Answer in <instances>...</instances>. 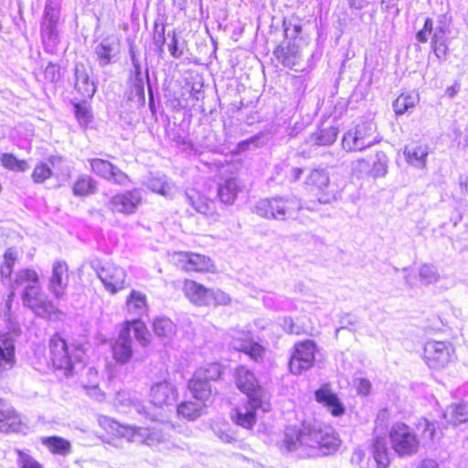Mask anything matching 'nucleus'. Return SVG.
<instances>
[{
  "label": "nucleus",
  "mask_w": 468,
  "mask_h": 468,
  "mask_svg": "<svg viewBox=\"0 0 468 468\" xmlns=\"http://www.w3.org/2000/svg\"><path fill=\"white\" fill-rule=\"evenodd\" d=\"M388 438L394 452L399 457L416 454L420 449V439L405 422L392 424L388 433L382 424H376L372 431L369 450L378 468H388L390 464Z\"/></svg>",
  "instance_id": "f257e3e1"
},
{
  "label": "nucleus",
  "mask_w": 468,
  "mask_h": 468,
  "mask_svg": "<svg viewBox=\"0 0 468 468\" xmlns=\"http://www.w3.org/2000/svg\"><path fill=\"white\" fill-rule=\"evenodd\" d=\"M16 287L23 288L21 298L23 303L36 315L51 319L59 311L52 301L48 300L40 284L37 271L32 268L19 270L14 279Z\"/></svg>",
  "instance_id": "f03ea898"
},
{
  "label": "nucleus",
  "mask_w": 468,
  "mask_h": 468,
  "mask_svg": "<svg viewBox=\"0 0 468 468\" xmlns=\"http://www.w3.org/2000/svg\"><path fill=\"white\" fill-rule=\"evenodd\" d=\"M86 352L81 345L70 342L60 332H56L48 339L47 358L50 366L62 371L66 376L75 373L76 367L83 363Z\"/></svg>",
  "instance_id": "7ed1b4c3"
},
{
  "label": "nucleus",
  "mask_w": 468,
  "mask_h": 468,
  "mask_svg": "<svg viewBox=\"0 0 468 468\" xmlns=\"http://www.w3.org/2000/svg\"><path fill=\"white\" fill-rule=\"evenodd\" d=\"M224 376V366L218 361H210L197 367L187 381V389L198 402L205 403L213 397L211 382L220 380Z\"/></svg>",
  "instance_id": "20e7f679"
},
{
  "label": "nucleus",
  "mask_w": 468,
  "mask_h": 468,
  "mask_svg": "<svg viewBox=\"0 0 468 468\" xmlns=\"http://www.w3.org/2000/svg\"><path fill=\"white\" fill-rule=\"evenodd\" d=\"M182 292L186 299L197 307L229 306L232 303V298L227 292L207 287L193 278L183 280Z\"/></svg>",
  "instance_id": "39448f33"
},
{
  "label": "nucleus",
  "mask_w": 468,
  "mask_h": 468,
  "mask_svg": "<svg viewBox=\"0 0 468 468\" xmlns=\"http://www.w3.org/2000/svg\"><path fill=\"white\" fill-rule=\"evenodd\" d=\"M310 438L308 458L334 455L342 445L340 435L330 426L318 428L310 425Z\"/></svg>",
  "instance_id": "423d86ee"
},
{
  "label": "nucleus",
  "mask_w": 468,
  "mask_h": 468,
  "mask_svg": "<svg viewBox=\"0 0 468 468\" xmlns=\"http://www.w3.org/2000/svg\"><path fill=\"white\" fill-rule=\"evenodd\" d=\"M380 141L377 123L373 120L358 122L342 138V147L349 153H357Z\"/></svg>",
  "instance_id": "0eeeda50"
},
{
  "label": "nucleus",
  "mask_w": 468,
  "mask_h": 468,
  "mask_svg": "<svg viewBox=\"0 0 468 468\" xmlns=\"http://www.w3.org/2000/svg\"><path fill=\"white\" fill-rule=\"evenodd\" d=\"M233 379L237 388L247 397L248 400L255 402L257 406L271 407L266 390L248 367L237 366L233 372Z\"/></svg>",
  "instance_id": "6e6552de"
},
{
  "label": "nucleus",
  "mask_w": 468,
  "mask_h": 468,
  "mask_svg": "<svg viewBox=\"0 0 468 468\" xmlns=\"http://www.w3.org/2000/svg\"><path fill=\"white\" fill-rule=\"evenodd\" d=\"M93 268L104 288L115 294L127 288V272L123 267L108 259H97Z\"/></svg>",
  "instance_id": "1a4fd4ad"
},
{
  "label": "nucleus",
  "mask_w": 468,
  "mask_h": 468,
  "mask_svg": "<svg viewBox=\"0 0 468 468\" xmlns=\"http://www.w3.org/2000/svg\"><path fill=\"white\" fill-rule=\"evenodd\" d=\"M172 264L186 273H217L213 260L205 254L178 250L170 255Z\"/></svg>",
  "instance_id": "9d476101"
},
{
  "label": "nucleus",
  "mask_w": 468,
  "mask_h": 468,
  "mask_svg": "<svg viewBox=\"0 0 468 468\" xmlns=\"http://www.w3.org/2000/svg\"><path fill=\"white\" fill-rule=\"evenodd\" d=\"M99 425L101 428L100 438L110 444H113L122 439L134 441L137 438L144 437V431L147 430L143 427L122 424L105 416L99 419Z\"/></svg>",
  "instance_id": "9b49d317"
},
{
  "label": "nucleus",
  "mask_w": 468,
  "mask_h": 468,
  "mask_svg": "<svg viewBox=\"0 0 468 468\" xmlns=\"http://www.w3.org/2000/svg\"><path fill=\"white\" fill-rule=\"evenodd\" d=\"M431 36V50L440 60L446 59L449 52V37L447 30L443 27L434 29V22L431 17H427L423 27L416 32L415 37L420 43H427Z\"/></svg>",
  "instance_id": "f8f14e48"
},
{
  "label": "nucleus",
  "mask_w": 468,
  "mask_h": 468,
  "mask_svg": "<svg viewBox=\"0 0 468 468\" xmlns=\"http://www.w3.org/2000/svg\"><path fill=\"white\" fill-rule=\"evenodd\" d=\"M318 347L311 339L294 343L288 360V370L292 375H301L314 366Z\"/></svg>",
  "instance_id": "ddd939ff"
},
{
  "label": "nucleus",
  "mask_w": 468,
  "mask_h": 468,
  "mask_svg": "<svg viewBox=\"0 0 468 468\" xmlns=\"http://www.w3.org/2000/svg\"><path fill=\"white\" fill-rule=\"evenodd\" d=\"M423 359L429 367L441 369L455 359V350L450 342L430 340L424 345Z\"/></svg>",
  "instance_id": "4468645a"
},
{
  "label": "nucleus",
  "mask_w": 468,
  "mask_h": 468,
  "mask_svg": "<svg viewBox=\"0 0 468 468\" xmlns=\"http://www.w3.org/2000/svg\"><path fill=\"white\" fill-rule=\"evenodd\" d=\"M90 171L98 177L113 185L125 186L132 182L131 177L110 160L92 157L88 160Z\"/></svg>",
  "instance_id": "2eb2a0df"
},
{
  "label": "nucleus",
  "mask_w": 468,
  "mask_h": 468,
  "mask_svg": "<svg viewBox=\"0 0 468 468\" xmlns=\"http://www.w3.org/2000/svg\"><path fill=\"white\" fill-rule=\"evenodd\" d=\"M310 425L303 424L302 427H288L284 431L283 439L281 442V448L287 452L302 451L307 457L309 452L310 441Z\"/></svg>",
  "instance_id": "dca6fc26"
},
{
  "label": "nucleus",
  "mask_w": 468,
  "mask_h": 468,
  "mask_svg": "<svg viewBox=\"0 0 468 468\" xmlns=\"http://www.w3.org/2000/svg\"><path fill=\"white\" fill-rule=\"evenodd\" d=\"M143 197L137 188L117 193L107 202L109 210L122 215L133 214L142 204Z\"/></svg>",
  "instance_id": "f3484780"
},
{
  "label": "nucleus",
  "mask_w": 468,
  "mask_h": 468,
  "mask_svg": "<svg viewBox=\"0 0 468 468\" xmlns=\"http://www.w3.org/2000/svg\"><path fill=\"white\" fill-rule=\"evenodd\" d=\"M69 277V267L68 262L64 260L55 261L48 280V289L57 299H62L66 296Z\"/></svg>",
  "instance_id": "a211bd4d"
},
{
  "label": "nucleus",
  "mask_w": 468,
  "mask_h": 468,
  "mask_svg": "<svg viewBox=\"0 0 468 468\" xmlns=\"http://www.w3.org/2000/svg\"><path fill=\"white\" fill-rule=\"evenodd\" d=\"M388 157L383 151H375L365 158L357 159L354 165L359 171H366L374 178L382 177L388 172Z\"/></svg>",
  "instance_id": "6ab92c4d"
},
{
  "label": "nucleus",
  "mask_w": 468,
  "mask_h": 468,
  "mask_svg": "<svg viewBox=\"0 0 468 468\" xmlns=\"http://www.w3.org/2000/svg\"><path fill=\"white\" fill-rule=\"evenodd\" d=\"M305 188L314 195L320 202H327L330 194V177L324 169L314 168L304 181Z\"/></svg>",
  "instance_id": "aec40b11"
},
{
  "label": "nucleus",
  "mask_w": 468,
  "mask_h": 468,
  "mask_svg": "<svg viewBox=\"0 0 468 468\" xmlns=\"http://www.w3.org/2000/svg\"><path fill=\"white\" fill-rule=\"evenodd\" d=\"M314 398L316 402L326 408L332 416L340 417L345 414L346 408L337 394L332 390L330 383L322 384L314 391Z\"/></svg>",
  "instance_id": "412c9836"
},
{
  "label": "nucleus",
  "mask_w": 468,
  "mask_h": 468,
  "mask_svg": "<svg viewBox=\"0 0 468 468\" xmlns=\"http://www.w3.org/2000/svg\"><path fill=\"white\" fill-rule=\"evenodd\" d=\"M290 211L288 201L282 197H270L261 200L256 212L265 218L284 219Z\"/></svg>",
  "instance_id": "4be33fe9"
},
{
  "label": "nucleus",
  "mask_w": 468,
  "mask_h": 468,
  "mask_svg": "<svg viewBox=\"0 0 468 468\" xmlns=\"http://www.w3.org/2000/svg\"><path fill=\"white\" fill-rule=\"evenodd\" d=\"M271 407L257 406L255 402L248 400L244 408L236 407L230 416L231 421L243 429L252 430L257 423V410L268 411Z\"/></svg>",
  "instance_id": "5701e85b"
},
{
  "label": "nucleus",
  "mask_w": 468,
  "mask_h": 468,
  "mask_svg": "<svg viewBox=\"0 0 468 468\" xmlns=\"http://www.w3.org/2000/svg\"><path fill=\"white\" fill-rule=\"evenodd\" d=\"M23 426L21 414L4 399H0V432H18Z\"/></svg>",
  "instance_id": "b1692460"
},
{
  "label": "nucleus",
  "mask_w": 468,
  "mask_h": 468,
  "mask_svg": "<svg viewBox=\"0 0 468 468\" xmlns=\"http://www.w3.org/2000/svg\"><path fill=\"white\" fill-rule=\"evenodd\" d=\"M149 398L151 403L156 407L167 406L177 399L178 390L167 380H163L152 385Z\"/></svg>",
  "instance_id": "393cba45"
},
{
  "label": "nucleus",
  "mask_w": 468,
  "mask_h": 468,
  "mask_svg": "<svg viewBox=\"0 0 468 468\" xmlns=\"http://www.w3.org/2000/svg\"><path fill=\"white\" fill-rule=\"evenodd\" d=\"M112 357L117 365H125L133 356V342L127 332L121 330L119 335L111 344Z\"/></svg>",
  "instance_id": "a878e982"
},
{
  "label": "nucleus",
  "mask_w": 468,
  "mask_h": 468,
  "mask_svg": "<svg viewBox=\"0 0 468 468\" xmlns=\"http://www.w3.org/2000/svg\"><path fill=\"white\" fill-rule=\"evenodd\" d=\"M16 365L14 339L6 334H0V375L12 370Z\"/></svg>",
  "instance_id": "bb28decb"
},
{
  "label": "nucleus",
  "mask_w": 468,
  "mask_h": 468,
  "mask_svg": "<svg viewBox=\"0 0 468 468\" xmlns=\"http://www.w3.org/2000/svg\"><path fill=\"white\" fill-rule=\"evenodd\" d=\"M59 17V6L54 5L52 1L45 5L44 15L40 25L42 38L50 39L54 34Z\"/></svg>",
  "instance_id": "cd10ccee"
},
{
  "label": "nucleus",
  "mask_w": 468,
  "mask_h": 468,
  "mask_svg": "<svg viewBox=\"0 0 468 468\" xmlns=\"http://www.w3.org/2000/svg\"><path fill=\"white\" fill-rule=\"evenodd\" d=\"M75 78L74 90L78 94L77 101H90L96 92L95 83L90 80L84 69L80 71L76 69Z\"/></svg>",
  "instance_id": "c85d7f7f"
},
{
  "label": "nucleus",
  "mask_w": 468,
  "mask_h": 468,
  "mask_svg": "<svg viewBox=\"0 0 468 468\" xmlns=\"http://www.w3.org/2000/svg\"><path fill=\"white\" fill-rule=\"evenodd\" d=\"M299 53V46L294 42L288 41L276 46L273 54L278 61L284 67L292 69L296 64V58Z\"/></svg>",
  "instance_id": "c756f323"
},
{
  "label": "nucleus",
  "mask_w": 468,
  "mask_h": 468,
  "mask_svg": "<svg viewBox=\"0 0 468 468\" xmlns=\"http://www.w3.org/2000/svg\"><path fill=\"white\" fill-rule=\"evenodd\" d=\"M98 184L90 175H80L71 185V191L75 197H84L97 192Z\"/></svg>",
  "instance_id": "7c9ffc66"
},
{
  "label": "nucleus",
  "mask_w": 468,
  "mask_h": 468,
  "mask_svg": "<svg viewBox=\"0 0 468 468\" xmlns=\"http://www.w3.org/2000/svg\"><path fill=\"white\" fill-rule=\"evenodd\" d=\"M122 330L123 333H126L127 330L128 336H130L131 330H133L135 339L143 346H147L151 342L148 328L146 324L140 319L124 321Z\"/></svg>",
  "instance_id": "2f4dec72"
},
{
  "label": "nucleus",
  "mask_w": 468,
  "mask_h": 468,
  "mask_svg": "<svg viewBox=\"0 0 468 468\" xmlns=\"http://www.w3.org/2000/svg\"><path fill=\"white\" fill-rule=\"evenodd\" d=\"M207 404L198 401L184 400L177 405V416L187 421H194L204 412Z\"/></svg>",
  "instance_id": "473e14b6"
},
{
  "label": "nucleus",
  "mask_w": 468,
  "mask_h": 468,
  "mask_svg": "<svg viewBox=\"0 0 468 468\" xmlns=\"http://www.w3.org/2000/svg\"><path fill=\"white\" fill-rule=\"evenodd\" d=\"M41 443L53 455L66 456L71 452V442L59 436H46L41 438Z\"/></svg>",
  "instance_id": "72a5a7b5"
},
{
  "label": "nucleus",
  "mask_w": 468,
  "mask_h": 468,
  "mask_svg": "<svg viewBox=\"0 0 468 468\" xmlns=\"http://www.w3.org/2000/svg\"><path fill=\"white\" fill-rule=\"evenodd\" d=\"M448 426L468 422V401L451 405L444 413Z\"/></svg>",
  "instance_id": "f704fd0d"
},
{
  "label": "nucleus",
  "mask_w": 468,
  "mask_h": 468,
  "mask_svg": "<svg viewBox=\"0 0 468 468\" xmlns=\"http://www.w3.org/2000/svg\"><path fill=\"white\" fill-rule=\"evenodd\" d=\"M73 114L77 122L83 128H88L93 121V112L89 101H71Z\"/></svg>",
  "instance_id": "c9c22d12"
},
{
  "label": "nucleus",
  "mask_w": 468,
  "mask_h": 468,
  "mask_svg": "<svg viewBox=\"0 0 468 468\" xmlns=\"http://www.w3.org/2000/svg\"><path fill=\"white\" fill-rule=\"evenodd\" d=\"M240 188L235 178H229L219 185L218 196L220 201L227 205H231L237 199Z\"/></svg>",
  "instance_id": "e433bc0d"
},
{
  "label": "nucleus",
  "mask_w": 468,
  "mask_h": 468,
  "mask_svg": "<svg viewBox=\"0 0 468 468\" xmlns=\"http://www.w3.org/2000/svg\"><path fill=\"white\" fill-rule=\"evenodd\" d=\"M406 160L412 165L423 164L428 155V147L420 143H411L404 149Z\"/></svg>",
  "instance_id": "4c0bfd02"
},
{
  "label": "nucleus",
  "mask_w": 468,
  "mask_h": 468,
  "mask_svg": "<svg viewBox=\"0 0 468 468\" xmlns=\"http://www.w3.org/2000/svg\"><path fill=\"white\" fill-rule=\"evenodd\" d=\"M125 306L130 313H142L147 310V296L143 292L132 290L126 297Z\"/></svg>",
  "instance_id": "58836bf2"
},
{
  "label": "nucleus",
  "mask_w": 468,
  "mask_h": 468,
  "mask_svg": "<svg viewBox=\"0 0 468 468\" xmlns=\"http://www.w3.org/2000/svg\"><path fill=\"white\" fill-rule=\"evenodd\" d=\"M418 96L410 93L402 92L393 101V109L397 115H401L409 110L414 108L418 103Z\"/></svg>",
  "instance_id": "ea45409f"
},
{
  "label": "nucleus",
  "mask_w": 468,
  "mask_h": 468,
  "mask_svg": "<svg viewBox=\"0 0 468 468\" xmlns=\"http://www.w3.org/2000/svg\"><path fill=\"white\" fill-rule=\"evenodd\" d=\"M1 165L10 171L25 172L28 168V164L24 159H18L15 154L4 153L0 155Z\"/></svg>",
  "instance_id": "a19ab883"
},
{
  "label": "nucleus",
  "mask_w": 468,
  "mask_h": 468,
  "mask_svg": "<svg viewBox=\"0 0 468 468\" xmlns=\"http://www.w3.org/2000/svg\"><path fill=\"white\" fill-rule=\"evenodd\" d=\"M17 260V251L13 248L7 249L3 255V262L0 265V275L5 278H10Z\"/></svg>",
  "instance_id": "79ce46f5"
},
{
  "label": "nucleus",
  "mask_w": 468,
  "mask_h": 468,
  "mask_svg": "<svg viewBox=\"0 0 468 468\" xmlns=\"http://www.w3.org/2000/svg\"><path fill=\"white\" fill-rule=\"evenodd\" d=\"M255 340L250 331L238 330L231 337V344L237 352L242 353Z\"/></svg>",
  "instance_id": "37998d69"
},
{
  "label": "nucleus",
  "mask_w": 468,
  "mask_h": 468,
  "mask_svg": "<svg viewBox=\"0 0 468 468\" xmlns=\"http://www.w3.org/2000/svg\"><path fill=\"white\" fill-rule=\"evenodd\" d=\"M242 354L246 355L255 363H262L266 358L267 348L262 344L255 340L246 347L245 350H243Z\"/></svg>",
  "instance_id": "c03bdc74"
},
{
  "label": "nucleus",
  "mask_w": 468,
  "mask_h": 468,
  "mask_svg": "<svg viewBox=\"0 0 468 468\" xmlns=\"http://www.w3.org/2000/svg\"><path fill=\"white\" fill-rule=\"evenodd\" d=\"M52 175L50 166L46 163L40 162L35 165L31 177L35 184H42L51 178Z\"/></svg>",
  "instance_id": "a18cd8bd"
},
{
  "label": "nucleus",
  "mask_w": 468,
  "mask_h": 468,
  "mask_svg": "<svg viewBox=\"0 0 468 468\" xmlns=\"http://www.w3.org/2000/svg\"><path fill=\"white\" fill-rule=\"evenodd\" d=\"M112 47L106 42L99 43L95 48V54L98 62L101 66L109 65L112 62Z\"/></svg>",
  "instance_id": "49530a36"
},
{
  "label": "nucleus",
  "mask_w": 468,
  "mask_h": 468,
  "mask_svg": "<svg viewBox=\"0 0 468 468\" xmlns=\"http://www.w3.org/2000/svg\"><path fill=\"white\" fill-rule=\"evenodd\" d=\"M87 377L90 378L88 381L82 380L81 385L87 393L90 396L101 395L99 389L98 373L97 371L90 368Z\"/></svg>",
  "instance_id": "de8ad7c7"
},
{
  "label": "nucleus",
  "mask_w": 468,
  "mask_h": 468,
  "mask_svg": "<svg viewBox=\"0 0 468 468\" xmlns=\"http://www.w3.org/2000/svg\"><path fill=\"white\" fill-rule=\"evenodd\" d=\"M153 43L158 52H162L165 44V25L154 23L152 35Z\"/></svg>",
  "instance_id": "09e8293b"
},
{
  "label": "nucleus",
  "mask_w": 468,
  "mask_h": 468,
  "mask_svg": "<svg viewBox=\"0 0 468 468\" xmlns=\"http://www.w3.org/2000/svg\"><path fill=\"white\" fill-rule=\"evenodd\" d=\"M153 331L160 337L167 336L173 332V324L170 320L157 318L153 323Z\"/></svg>",
  "instance_id": "8fccbe9b"
},
{
  "label": "nucleus",
  "mask_w": 468,
  "mask_h": 468,
  "mask_svg": "<svg viewBox=\"0 0 468 468\" xmlns=\"http://www.w3.org/2000/svg\"><path fill=\"white\" fill-rule=\"evenodd\" d=\"M337 133L335 128L329 127L327 129H321L315 135V141L320 145L332 144L336 140Z\"/></svg>",
  "instance_id": "3c124183"
},
{
  "label": "nucleus",
  "mask_w": 468,
  "mask_h": 468,
  "mask_svg": "<svg viewBox=\"0 0 468 468\" xmlns=\"http://www.w3.org/2000/svg\"><path fill=\"white\" fill-rule=\"evenodd\" d=\"M17 463L20 468H44L43 465L33 456L22 450H16Z\"/></svg>",
  "instance_id": "603ef678"
},
{
  "label": "nucleus",
  "mask_w": 468,
  "mask_h": 468,
  "mask_svg": "<svg viewBox=\"0 0 468 468\" xmlns=\"http://www.w3.org/2000/svg\"><path fill=\"white\" fill-rule=\"evenodd\" d=\"M418 428L422 431V437L428 441H432L435 436L436 427L434 423L426 419L421 420L418 423Z\"/></svg>",
  "instance_id": "864d4df0"
},
{
  "label": "nucleus",
  "mask_w": 468,
  "mask_h": 468,
  "mask_svg": "<svg viewBox=\"0 0 468 468\" xmlns=\"http://www.w3.org/2000/svg\"><path fill=\"white\" fill-rule=\"evenodd\" d=\"M44 75L50 82H58L61 77L59 66L57 63L49 62L44 70Z\"/></svg>",
  "instance_id": "5fc2aeb1"
},
{
  "label": "nucleus",
  "mask_w": 468,
  "mask_h": 468,
  "mask_svg": "<svg viewBox=\"0 0 468 468\" xmlns=\"http://www.w3.org/2000/svg\"><path fill=\"white\" fill-rule=\"evenodd\" d=\"M356 389L358 394L367 396L371 390V383L368 379L358 378L356 380Z\"/></svg>",
  "instance_id": "6e6d98bb"
},
{
  "label": "nucleus",
  "mask_w": 468,
  "mask_h": 468,
  "mask_svg": "<svg viewBox=\"0 0 468 468\" xmlns=\"http://www.w3.org/2000/svg\"><path fill=\"white\" fill-rule=\"evenodd\" d=\"M168 48H169L170 55L173 58H178L179 57H181L182 50H180L178 48V41H177L176 35L175 33L173 34L172 41L169 44Z\"/></svg>",
  "instance_id": "4d7b16f0"
},
{
  "label": "nucleus",
  "mask_w": 468,
  "mask_h": 468,
  "mask_svg": "<svg viewBox=\"0 0 468 468\" xmlns=\"http://www.w3.org/2000/svg\"><path fill=\"white\" fill-rule=\"evenodd\" d=\"M303 174V169L300 167H294L291 170L290 180L297 181L299 180Z\"/></svg>",
  "instance_id": "13d9d810"
},
{
  "label": "nucleus",
  "mask_w": 468,
  "mask_h": 468,
  "mask_svg": "<svg viewBox=\"0 0 468 468\" xmlns=\"http://www.w3.org/2000/svg\"><path fill=\"white\" fill-rule=\"evenodd\" d=\"M419 468H439V465L434 461H426L423 462Z\"/></svg>",
  "instance_id": "bf43d9fd"
},
{
  "label": "nucleus",
  "mask_w": 468,
  "mask_h": 468,
  "mask_svg": "<svg viewBox=\"0 0 468 468\" xmlns=\"http://www.w3.org/2000/svg\"><path fill=\"white\" fill-rule=\"evenodd\" d=\"M293 333H294L295 335H303V334L310 335L309 333H307V332H305V331H303V332H301V331H294Z\"/></svg>",
  "instance_id": "052dcab7"
}]
</instances>
